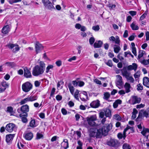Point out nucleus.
Returning <instances> with one entry per match:
<instances>
[{"label": "nucleus", "instance_id": "31", "mask_svg": "<svg viewBox=\"0 0 149 149\" xmlns=\"http://www.w3.org/2000/svg\"><path fill=\"white\" fill-rule=\"evenodd\" d=\"M17 146L19 149H24V145L22 142L20 141H18L17 144Z\"/></svg>", "mask_w": 149, "mask_h": 149}, {"label": "nucleus", "instance_id": "52", "mask_svg": "<svg viewBox=\"0 0 149 149\" xmlns=\"http://www.w3.org/2000/svg\"><path fill=\"white\" fill-rule=\"evenodd\" d=\"M92 29L95 31H98L100 29V27L99 25H97L95 26H93L92 27Z\"/></svg>", "mask_w": 149, "mask_h": 149}, {"label": "nucleus", "instance_id": "59", "mask_svg": "<svg viewBox=\"0 0 149 149\" xmlns=\"http://www.w3.org/2000/svg\"><path fill=\"white\" fill-rule=\"evenodd\" d=\"M117 137L119 139H121L123 138V134L121 133H118L117 134Z\"/></svg>", "mask_w": 149, "mask_h": 149}, {"label": "nucleus", "instance_id": "45", "mask_svg": "<svg viewBox=\"0 0 149 149\" xmlns=\"http://www.w3.org/2000/svg\"><path fill=\"white\" fill-rule=\"evenodd\" d=\"M141 72L140 71H137V72L134 74V77L135 79L139 78L140 76Z\"/></svg>", "mask_w": 149, "mask_h": 149}, {"label": "nucleus", "instance_id": "22", "mask_svg": "<svg viewBox=\"0 0 149 149\" xmlns=\"http://www.w3.org/2000/svg\"><path fill=\"white\" fill-rule=\"evenodd\" d=\"M103 44L101 40H98L97 42H95L93 45L94 47L95 48L101 47Z\"/></svg>", "mask_w": 149, "mask_h": 149}, {"label": "nucleus", "instance_id": "64", "mask_svg": "<svg viewBox=\"0 0 149 149\" xmlns=\"http://www.w3.org/2000/svg\"><path fill=\"white\" fill-rule=\"evenodd\" d=\"M146 40H149V32L148 31L146 32Z\"/></svg>", "mask_w": 149, "mask_h": 149}, {"label": "nucleus", "instance_id": "53", "mask_svg": "<svg viewBox=\"0 0 149 149\" xmlns=\"http://www.w3.org/2000/svg\"><path fill=\"white\" fill-rule=\"evenodd\" d=\"M106 63L109 67H112L113 66L112 61L111 60H109Z\"/></svg>", "mask_w": 149, "mask_h": 149}, {"label": "nucleus", "instance_id": "18", "mask_svg": "<svg viewBox=\"0 0 149 149\" xmlns=\"http://www.w3.org/2000/svg\"><path fill=\"white\" fill-rule=\"evenodd\" d=\"M118 80L116 81V84L117 86H122L123 84L122 78L120 75H117Z\"/></svg>", "mask_w": 149, "mask_h": 149}, {"label": "nucleus", "instance_id": "42", "mask_svg": "<svg viewBox=\"0 0 149 149\" xmlns=\"http://www.w3.org/2000/svg\"><path fill=\"white\" fill-rule=\"evenodd\" d=\"M15 48V49H13V53H16L19 50L20 48L19 47V45L16 43Z\"/></svg>", "mask_w": 149, "mask_h": 149}, {"label": "nucleus", "instance_id": "1", "mask_svg": "<svg viewBox=\"0 0 149 149\" xmlns=\"http://www.w3.org/2000/svg\"><path fill=\"white\" fill-rule=\"evenodd\" d=\"M112 124H106L101 127L98 129H97V132L96 133V137L101 138L102 135L106 136L108 134V132L112 129Z\"/></svg>", "mask_w": 149, "mask_h": 149}, {"label": "nucleus", "instance_id": "13", "mask_svg": "<svg viewBox=\"0 0 149 149\" xmlns=\"http://www.w3.org/2000/svg\"><path fill=\"white\" fill-rule=\"evenodd\" d=\"M132 104H134L137 103H140L141 100V98L138 97L136 96H134L132 97Z\"/></svg>", "mask_w": 149, "mask_h": 149}, {"label": "nucleus", "instance_id": "43", "mask_svg": "<svg viewBox=\"0 0 149 149\" xmlns=\"http://www.w3.org/2000/svg\"><path fill=\"white\" fill-rule=\"evenodd\" d=\"M42 2L43 3L44 5L46 7L51 2L49 0H42Z\"/></svg>", "mask_w": 149, "mask_h": 149}, {"label": "nucleus", "instance_id": "49", "mask_svg": "<svg viewBox=\"0 0 149 149\" xmlns=\"http://www.w3.org/2000/svg\"><path fill=\"white\" fill-rule=\"evenodd\" d=\"M43 136V135L40 133L38 132L36 134V139H39L42 138Z\"/></svg>", "mask_w": 149, "mask_h": 149}, {"label": "nucleus", "instance_id": "39", "mask_svg": "<svg viewBox=\"0 0 149 149\" xmlns=\"http://www.w3.org/2000/svg\"><path fill=\"white\" fill-rule=\"evenodd\" d=\"M16 44H13L11 43H9L6 45V47H7L10 49H12L15 46Z\"/></svg>", "mask_w": 149, "mask_h": 149}, {"label": "nucleus", "instance_id": "44", "mask_svg": "<svg viewBox=\"0 0 149 149\" xmlns=\"http://www.w3.org/2000/svg\"><path fill=\"white\" fill-rule=\"evenodd\" d=\"M79 91L78 90H77L75 92L74 94V98L77 100H79Z\"/></svg>", "mask_w": 149, "mask_h": 149}, {"label": "nucleus", "instance_id": "32", "mask_svg": "<svg viewBox=\"0 0 149 149\" xmlns=\"http://www.w3.org/2000/svg\"><path fill=\"white\" fill-rule=\"evenodd\" d=\"M54 4L53 3V4L51 2L46 7H47V8L49 10H55V8L54 6H53V5Z\"/></svg>", "mask_w": 149, "mask_h": 149}, {"label": "nucleus", "instance_id": "37", "mask_svg": "<svg viewBox=\"0 0 149 149\" xmlns=\"http://www.w3.org/2000/svg\"><path fill=\"white\" fill-rule=\"evenodd\" d=\"M130 26L133 30H137L139 29V27L137 25H135L134 23H132L130 25Z\"/></svg>", "mask_w": 149, "mask_h": 149}, {"label": "nucleus", "instance_id": "51", "mask_svg": "<svg viewBox=\"0 0 149 149\" xmlns=\"http://www.w3.org/2000/svg\"><path fill=\"white\" fill-rule=\"evenodd\" d=\"M107 6L110 9L115 8L116 7V5L114 4H112L111 3H109L108 4Z\"/></svg>", "mask_w": 149, "mask_h": 149}, {"label": "nucleus", "instance_id": "28", "mask_svg": "<svg viewBox=\"0 0 149 149\" xmlns=\"http://www.w3.org/2000/svg\"><path fill=\"white\" fill-rule=\"evenodd\" d=\"M114 51L115 53H118L120 50V47L118 45H115L114 47Z\"/></svg>", "mask_w": 149, "mask_h": 149}, {"label": "nucleus", "instance_id": "48", "mask_svg": "<svg viewBox=\"0 0 149 149\" xmlns=\"http://www.w3.org/2000/svg\"><path fill=\"white\" fill-rule=\"evenodd\" d=\"M137 89L138 91L142 90L143 89V87L142 84L140 83L137 85Z\"/></svg>", "mask_w": 149, "mask_h": 149}, {"label": "nucleus", "instance_id": "38", "mask_svg": "<svg viewBox=\"0 0 149 149\" xmlns=\"http://www.w3.org/2000/svg\"><path fill=\"white\" fill-rule=\"evenodd\" d=\"M122 148L123 149H131L130 145L127 143H124Z\"/></svg>", "mask_w": 149, "mask_h": 149}, {"label": "nucleus", "instance_id": "3", "mask_svg": "<svg viewBox=\"0 0 149 149\" xmlns=\"http://www.w3.org/2000/svg\"><path fill=\"white\" fill-rule=\"evenodd\" d=\"M29 111V107L27 104L23 105L20 108L17 109V111L19 113V116H24L26 117L28 116L27 112Z\"/></svg>", "mask_w": 149, "mask_h": 149}, {"label": "nucleus", "instance_id": "4", "mask_svg": "<svg viewBox=\"0 0 149 149\" xmlns=\"http://www.w3.org/2000/svg\"><path fill=\"white\" fill-rule=\"evenodd\" d=\"M33 84L29 81H26L22 85V89L23 91L27 93L33 88Z\"/></svg>", "mask_w": 149, "mask_h": 149}, {"label": "nucleus", "instance_id": "57", "mask_svg": "<svg viewBox=\"0 0 149 149\" xmlns=\"http://www.w3.org/2000/svg\"><path fill=\"white\" fill-rule=\"evenodd\" d=\"M104 113L102 111H101L99 113V117L101 118H104Z\"/></svg>", "mask_w": 149, "mask_h": 149}, {"label": "nucleus", "instance_id": "61", "mask_svg": "<svg viewBox=\"0 0 149 149\" xmlns=\"http://www.w3.org/2000/svg\"><path fill=\"white\" fill-rule=\"evenodd\" d=\"M129 13L132 16L135 15L136 14V12L134 11H130Z\"/></svg>", "mask_w": 149, "mask_h": 149}, {"label": "nucleus", "instance_id": "6", "mask_svg": "<svg viewBox=\"0 0 149 149\" xmlns=\"http://www.w3.org/2000/svg\"><path fill=\"white\" fill-rule=\"evenodd\" d=\"M97 120L95 115H92L90 117L87 118V120L88 122V125L91 126H94L95 125V123L94 121Z\"/></svg>", "mask_w": 149, "mask_h": 149}, {"label": "nucleus", "instance_id": "50", "mask_svg": "<svg viewBox=\"0 0 149 149\" xmlns=\"http://www.w3.org/2000/svg\"><path fill=\"white\" fill-rule=\"evenodd\" d=\"M95 41V39L93 37H91L89 39V42L91 45L93 44Z\"/></svg>", "mask_w": 149, "mask_h": 149}, {"label": "nucleus", "instance_id": "36", "mask_svg": "<svg viewBox=\"0 0 149 149\" xmlns=\"http://www.w3.org/2000/svg\"><path fill=\"white\" fill-rule=\"evenodd\" d=\"M110 96V93L108 92H106L104 94V99L107 100L109 98Z\"/></svg>", "mask_w": 149, "mask_h": 149}, {"label": "nucleus", "instance_id": "33", "mask_svg": "<svg viewBox=\"0 0 149 149\" xmlns=\"http://www.w3.org/2000/svg\"><path fill=\"white\" fill-rule=\"evenodd\" d=\"M29 102V98L28 97L24 99L23 100H22L21 101L19 102V103L20 105H23L27 103L28 102Z\"/></svg>", "mask_w": 149, "mask_h": 149}, {"label": "nucleus", "instance_id": "19", "mask_svg": "<svg viewBox=\"0 0 149 149\" xmlns=\"http://www.w3.org/2000/svg\"><path fill=\"white\" fill-rule=\"evenodd\" d=\"M10 30L9 26L7 25L4 26L2 29L1 32L3 34H6L8 33Z\"/></svg>", "mask_w": 149, "mask_h": 149}, {"label": "nucleus", "instance_id": "27", "mask_svg": "<svg viewBox=\"0 0 149 149\" xmlns=\"http://www.w3.org/2000/svg\"><path fill=\"white\" fill-rule=\"evenodd\" d=\"M68 87L71 94L73 95H74V87L72 86V84L70 83H68Z\"/></svg>", "mask_w": 149, "mask_h": 149}, {"label": "nucleus", "instance_id": "26", "mask_svg": "<svg viewBox=\"0 0 149 149\" xmlns=\"http://www.w3.org/2000/svg\"><path fill=\"white\" fill-rule=\"evenodd\" d=\"M105 115L106 117L110 118L111 116V111L109 109H107L104 111Z\"/></svg>", "mask_w": 149, "mask_h": 149}, {"label": "nucleus", "instance_id": "20", "mask_svg": "<svg viewBox=\"0 0 149 149\" xmlns=\"http://www.w3.org/2000/svg\"><path fill=\"white\" fill-rule=\"evenodd\" d=\"M6 112L10 113V116H14L15 113V111L13 110V108L11 106H8L6 109Z\"/></svg>", "mask_w": 149, "mask_h": 149}, {"label": "nucleus", "instance_id": "24", "mask_svg": "<svg viewBox=\"0 0 149 149\" xmlns=\"http://www.w3.org/2000/svg\"><path fill=\"white\" fill-rule=\"evenodd\" d=\"M149 133V129L144 127L142 131L141 132V133L143 136L145 137H148V135H147V133Z\"/></svg>", "mask_w": 149, "mask_h": 149}, {"label": "nucleus", "instance_id": "15", "mask_svg": "<svg viewBox=\"0 0 149 149\" xmlns=\"http://www.w3.org/2000/svg\"><path fill=\"white\" fill-rule=\"evenodd\" d=\"M138 67L137 64L135 63H133L132 64V65H128L127 67V69L128 70H134V71H136Z\"/></svg>", "mask_w": 149, "mask_h": 149}, {"label": "nucleus", "instance_id": "55", "mask_svg": "<svg viewBox=\"0 0 149 149\" xmlns=\"http://www.w3.org/2000/svg\"><path fill=\"white\" fill-rule=\"evenodd\" d=\"M61 111L62 114L63 115H66L67 113V111L65 108H62L61 109Z\"/></svg>", "mask_w": 149, "mask_h": 149}, {"label": "nucleus", "instance_id": "56", "mask_svg": "<svg viewBox=\"0 0 149 149\" xmlns=\"http://www.w3.org/2000/svg\"><path fill=\"white\" fill-rule=\"evenodd\" d=\"M40 82L38 81H36L34 82V85L36 87H38L40 86Z\"/></svg>", "mask_w": 149, "mask_h": 149}, {"label": "nucleus", "instance_id": "5", "mask_svg": "<svg viewBox=\"0 0 149 149\" xmlns=\"http://www.w3.org/2000/svg\"><path fill=\"white\" fill-rule=\"evenodd\" d=\"M36 54L40 53L44 49V47L39 41H36L35 44Z\"/></svg>", "mask_w": 149, "mask_h": 149}, {"label": "nucleus", "instance_id": "63", "mask_svg": "<svg viewBox=\"0 0 149 149\" xmlns=\"http://www.w3.org/2000/svg\"><path fill=\"white\" fill-rule=\"evenodd\" d=\"M56 64L58 67L61 66L62 65V62L61 60L57 61L55 63Z\"/></svg>", "mask_w": 149, "mask_h": 149}, {"label": "nucleus", "instance_id": "8", "mask_svg": "<svg viewBox=\"0 0 149 149\" xmlns=\"http://www.w3.org/2000/svg\"><path fill=\"white\" fill-rule=\"evenodd\" d=\"M15 125L14 124L10 123L7 124L5 127L6 130L9 132H12L14 130Z\"/></svg>", "mask_w": 149, "mask_h": 149}, {"label": "nucleus", "instance_id": "17", "mask_svg": "<svg viewBox=\"0 0 149 149\" xmlns=\"http://www.w3.org/2000/svg\"><path fill=\"white\" fill-rule=\"evenodd\" d=\"M61 146L64 149H67L69 148V143L67 139H64L61 143Z\"/></svg>", "mask_w": 149, "mask_h": 149}, {"label": "nucleus", "instance_id": "29", "mask_svg": "<svg viewBox=\"0 0 149 149\" xmlns=\"http://www.w3.org/2000/svg\"><path fill=\"white\" fill-rule=\"evenodd\" d=\"M130 73H129L126 70V69H124V68L123 71L122 72V75L125 76L126 79H128V77L130 76Z\"/></svg>", "mask_w": 149, "mask_h": 149}, {"label": "nucleus", "instance_id": "34", "mask_svg": "<svg viewBox=\"0 0 149 149\" xmlns=\"http://www.w3.org/2000/svg\"><path fill=\"white\" fill-rule=\"evenodd\" d=\"M8 66L13 68L16 66V64L14 62H7L5 63Z\"/></svg>", "mask_w": 149, "mask_h": 149}, {"label": "nucleus", "instance_id": "9", "mask_svg": "<svg viewBox=\"0 0 149 149\" xmlns=\"http://www.w3.org/2000/svg\"><path fill=\"white\" fill-rule=\"evenodd\" d=\"M100 105V101L98 100L92 101L90 104L91 107L94 108H98Z\"/></svg>", "mask_w": 149, "mask_h": 149}, {"label": "nucleus", "instance_id": "7", "mask_svg": "<svg viewBox=\"0 0 149 149\" xmlns=\"http://www.w3.org/2000/svg\"><path fill=\"white\" fill-rule=\"evenodd\" d=\"M118 141L115 139H110L109 141H107V144L109 146L115 147H117L118 145Z\"/></svg>", "mask_w": 149, "mask_h": 149}, {"label": "nucleus", "instance_id": "46", "mask_svg": "<svg viewBox=\"0 0 149 149\" xmlns=\"http://www.w3.org/2000/svg\"><path fill=\"white\" fill-rule=\"evenodd\" d=\"M145 51L143 50H142L141 52V51H140L139 53L138 56V59L140 58L141 57H143V56Z\"/></svg>", "mask_w": 149, "mask_h": 149}, {"label": "nucleus", "instance_id": "25", "mask_svg": "<svg viewBox=\"0 0 149 149\" xmlns=\"http://www.w3.org/2000/svg\"><path fill=\"white\" fill-rule=\"evenodd\" d=\"M28 126H30L31 128H34L37 126L36 124V121L35 119H31L29 123Z\"/></svg>", "mask_w": 149, "mask_h": 149}, {"label": "nucleus", "instance_id": "35", "mask_svg": "<svg viewBox=\"0 0 149 149\" xmlns=\"http://www.w3.org/2000/svg\"><path fill=\"white\" fill-rule=\"evenodd\" d=\"M148 13V10H146L144 13L142 14L140 17L139 20L142 21L143 20L146 16Z\"/></svg>", "mask_w": 149, "mask_h": 149}, {"label": "nucleus", "instance_id": "58", "mask_svg": "<svg viewBox=\"0 0 149 149\" xmlns=\"http://www.w3.org/2000/svg\"><path fill=\"white\" fill-rule=\"evenodd\" d=\"M56 98L57 101H60L62 99V97L61 95H58L56 96Z\"/></svg>", "mask_w": 149, "mask_h": 149}, {"label": "nucleus", "instance_id": "47", "mask_svg": "<svg viewBox=\"0 0 149 149\" xmlns=\"http://www.w3.org/2000/svg\"><path fill=\"white\" fill-rule=\"evenodd\" d=\"M143 110H141V111L143 112V115L146 118L149 117V113L147 111H144L143 112Z\"/></svg>", "mask_w": 149, "mask_h": 149}, {"label": "nucleus", "instance_id": "11", "mask_svg": "<svg viewBox=\"0 0 149 149\" xmlns=\"http://www.w3.org/2000/svg\"><path fill=\"white\" fill-rule=\"evenodd\" d=\"M1 85L3 88H0V93H2L4 92L6 88L8 86V83H6V81H3L1 82Z\"/></svg>", "mask_w": 149, "mask_h": 149}, {"label": "nucleus", "instance_id": "12", "mask_svg": "<svg viewBox=\"0 0 149 149\" xmlns=\"http://www.w3.org/2000/svg\"><path fill=\"white\" fill-rule=\"evenodd\" d=\"M24 76L26 78H30L32 77V75L30 71L27 68H25L24 69Z\"/></svg>", "mask_w": 149, "mask_h": 149}, {"label": "nucleus", "instance_id": "30", "mask_svg": "<svg viewBox=\"0 0 149 149\" xmlns=\"http://www.w3.org/2000/svg\"><path fill=\"white\" fill-rule=\"evenodd\" d=\"M29 102H33L36 100L38 99V97L37 95H34L33 96H31L29 97H28Z\"/></svg>", "mask_w": 149, "mask_h": 149}, {"label": "nucleus", "instance_id": "10", "mask_svg": "<svg viewBox=\"0 0 149 149\" xmlns=\"http://www.w3.org/2000/svg\"><path fill=\"white\" fill-rule=\"evenodd\" d=\"M15 136L14 134H9L6 135V141L8 143L11 142Z\"/></svg>", "mask_w": 149, "mask_h": 149}, {"label": "nucleus", "instance_id": "2", "mask_svg": "<svg viewBox=\"0 0 149 149\" xmlns=\"http://www.w3.org/2000/svg\"><path fill=\"white\" fill-rule=\"evenodd\" d=\"M39 64L40 65H36L33 69L32 73L34 76H38L44 72L45 68V63L43 61H40Z\"/></svg>", "mask_w": 149, "mask_h": 149}, {"label": "nucleus", "instance_id": "54", "mask_svg": "<svg viewBox=\"0 0 149 149\" xmlns=\"http://www.w3.org/2000/svg\"><path fill=\"white\" fill-rule=\"evenodd\" d=\"M114 42L116 44L120 45V41L118 36H117L116 39H115V41Z\"/></svg>", "mask_w": 149, "mask_h": 149}, {"label": "nucleus", "instance_id": "41", "mask_svg": "<svg viewBox=\"0 0 149 149\" xmlns=\"http://www.w3.org/2000/svg\"><path fill=\"white\" fill-rule=\"evenodd\" d=\"M53 67H54L53 65H48V66L46 68V72H45L46 73H48L50 69H53Z\"/></svg>", "mask_w": 149, "mask_h": 149}, {"label": "nucleus", "instance_id": "40", "mask_svg": "<svg viewBox=\"0 0 149 149\" xmlns=\"http://www.w3.org/2000/svg\"><path fill=\"white\" fill-rule=\"evenodd\" d=\"M20 117L21 118L22 121L23 123H26L27 122L28 119L26 118L27 117L22 116H20Z\"/></svg>", "mask_w": 149, "mask_h": 149}, {"label": "nucleus", "instance_id": "16", "mask_svg": "<svg viewBox=\"0 0 149 149\" xmlns=\"http://www.w3.org/2000/svg\"><path fill=\"white\" fill-rule=\"evenodd\" d=\"M25 139L27 140H30L33 137V134L31 132H29L24 134Z\"/></svg>", "mask_w": 149, "mask_h": 149}, {"label": "nucleus", "instance_id": "14", "mask_svg": "<svg viewBox=\"0 0 149 149\" xmlns=\"http://www.w3.org/2000/svg\"><path fill=\"white\" fill-rule=\"evenodd\" d=\"M143 85L146 87L149 88V78L145 77L143 79Z\"/></svg>", "mask_w": 149, "mask_h": 149}, {"label": "nucleus", "instance_id": "21", "mask_svg": "<svg viewBox=\"0 0 149 149\" xmlns=\"http://www.w3.org/2000/svg\"><path fill=\"white\" fill-rule=\"evenodd\" d=\"M97 128L95 127L92 128L90 129V135L91 137H96V131Z\"/></svg>", "mask_w": 149, "mask_h": 149}, {"label": "nucleus", "instance_id": "60", "mask_svg": "<svg viewBox=\"0 0 149 149\" xmlns=\"http://www.w3.org/2000/svg\"><path fill=\"white\" fill-rule=\"evenodd\" d=\"M114 117L115 119L118 120L121 119V117L118 114H116L114 115Z\"/></svg>", "mask_w": 149, "mask_h": 149}, {"label": "nucleus", "instance_id": "23", "mask_svg": "<svg viewBox=\"0 0 149 149\" xmlns=\"http://www.w3.org/2000/svg\"><path fill=\"white\" fill-rule=\"evenodd\" d=\"M124 88L125 89V92L128 93L130 91V88H131L130 84L126 82L124 86Z\"/></svg>", "mask_w": 149, "mask_h": 149}, {"label": "nucleus", "instance_id": "62", "mask_svg": "<svg viewBox=\"0 0 149 149\" xmlns=\"http://www.w3.org/2000/svg\"><path fill=\"white\" fill-rule=\"evenodd\" d=\"M94 82H95L97 84H99V85H101L102 83L101 81L97 79H95L94 80Z\"/></svg>", "mask_w": 149, "mask_h": 149}]
</instances>
